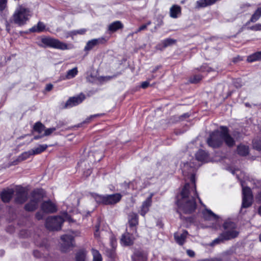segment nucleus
Wrapping results in <instances>:
<instances>
[{"mask_svg": "<svg viewBox=\"0 0 261 261\" xmlns=\"http://www.w3.org/2000/svg\"><path fill=\"white\" fill-rule=\"evenodd\" d=\"M182 170L185 176L191 174L190 179L193 184L191 186L189 184L185 185L180 194L181 198L177 201V203L179 209L184 213L191 214L196 208L195 198H198L195 184L194 174L195 168L187 163L184 164Z\"/></svg>", "mask_w": 261, "mask_h": 261, "instance_id": "f257e3e1", "label": "nucleus"}, {"mask_svg": "<svg viewBox=\"0 0 261 261\" xmlns=\"http://www.w3.org/2000/svg\"><path fill=\"white\" fill-rule=\"evenodd\" d=\"M32 15V12L29 8L24 5H19L12 16V21L19 26H22L27 23Z\"/></svg>", "mask_w": 261, "mask_h": 261, "instance_id": "f03ea898", "label": "nucleus"}, {"mask_svg": "<svg viewBox=\"0 0 261 261\" xmlns=\"http://www.w3.org/2000/svg\"><path fill=\"white\" fill-rule=\"evenodd\" d=\"M64 221H71L70 216L67 213H64L62 216H55L47 218L46 220V227L49 230H58L61 228Z\"/></svg>", "mask_w": 261, "mask_h": 261, "instance_id": "7ed1b4c3", "label": "nucleus"}, {"mask_svg": "<svg viewBox=\"0 0 261 261\" xmlns=\"http://www.w3.org/2000/svg\"><path fill=\"white\" fill-rule=\"evenodd\" d=\"M224 231L221 233L225 241L234 239L238 237L239 232L237 229L236 224L231 221H226L223 224Z\"/></svg>", "mask_w": 261, "mask_h": 261, "instance_id": "20e7f679", "label": "nucleus"}, {"mask_svg": "<svg viewBox=\"0 0 261 261\" xmlns=\"http://www.w3.org/2000/svg\"><path fill=\"white\" fill-rule=\"evenodd\" d=\"M42 42L50 47L61 50L68 49L67 44L60 41V40L50 37H46L42 39Z\"/></svg>", "mask_w": 261, "mask_h": 261, "instance_id": "39448f33", "label": "nucleus"}, {"mask_svg": "<svg viewBox=\"0 0 261 261\" xmlns=\"http://www.w3.org/2000/svg\"><path fill=\"white\" fill-rule=\"evenodd\" d=\"M43 196L39 190L34 191L32 193V198L29 203L25 205V209L28 211H33L38 206V204L41 200Z\"/></svg>", "mask_w": 261, "mask_h": 261, "instance_id": "423d86ee", "label": "nucleus"}, {"mask_svg": "<svg viewBox=\"0 0 261 261\" xmlns=\"http://www.w3.org/2000/svg\"><path fill=\"white\" fill-rule=\"evenodd\" d=\"M223 139L221 136V131L215 130L212 132L210 137L207 140L208 145L213 148L219 147L221 145L223 142Z\"/></svg>", "mask_w": 261, "mask_h": 261, "instance_id": "0eeeda50", "label": "nucleus"}, {"mask_svg": "<svg viewBox=\"0 0 261 261\" xmlns=\"http://www.w3.org/2000/svg\"><path fill=\"white\" fill-rule=\"evenodd\" d=\"M242 194V207L245 208L248 207L251 205L252 202V195L251 189L248 187H243Z\"/></svg>", "mask_w": 261, "mask_h": 261, "instance_id": "6e6552de", "label": "nucleus"}, {"mask_svg": "<svg viewBox=\"0 0 261 261\" xmlns=\"http://www.w3.org/2000/svg\"><path fill=\"white\" fill-rule=\"evenodd\" d=\"M62 243L61 245V250L63 252H67L68 250L73 247V237L70 234H65L61 237Z\"/></svg>", "mask_w": 261, "mask_h": 261, "instance_id": "1a4fd4ad", "label": "nucleus"}, {"mask_svg": "<svg viewBox=\"0 0 261 261\" xmlns=\"http://www.w3.org/2000/svg\"><path fill=\"white\" fill-rule=\"evenodd\" d=\"M85 99V96L83 93L76 96L70 97L66 101L64 107L67 108L76 106L81 103Z\"/></svg>", "mask_w": 261, "mask_h": 261, "instance_id": "9d476101", "label": "nucleus"}, {"mask_svg": "<svg viewBox=\"0 0 261 261\" xmlns=\"http://www.w3.org/2000/svg\"><path fill=\"white\" fill-rule=\"evenodd\" d=\"M221 136L223 141L228 147H232L235 144V141L228 133V128L225 126H221Z\"/></svg>", "mask_w": 261, "mask_h": 261, "instance_id": "9b49d317", "label": "nucleus"}, {"mask_svg": "<svg viewBox=\"0 0 261 261\" xmlns=\"http://www.w3.org/2000/svg\"><path fill=\"white\" fill-rule=\"evenodd\" d=\"M152 194H151L146 199L142 202L139 210V214L144 217L146 214L149 211V208L152 204Z\"/></svg>", "mask_w": 261, "mask_h": 261, "instance_id": "f8f14e48", "label": "nucleus"}, {"mask_svg": "<svg viewBox=\"0 0 261 261\" xmlns=\"http://www.w3.org/2000/svg\"><path fill=\"white\" fill-rule=\"evenodd\" d=\"M15 200L17 203H22L27 199L28 193L24 188L18 187L16 191Z\"/></svg>", "mask_w": 261, "mask_h": 261, "instance_id": "ddd939ff", "label": "nucleus"}, {"mask_svg": "<svg viewBox=\"0 0 261 261\" xmlns=\"http://www.w3.org/2000/svg\"><path fill=\"white\" fill-rule=\"evenodd\" d=\"M41 210L46 213H53L57 210L56 205L50 200L42 203Z\"/></svg>", "mask_w": 261, "mask_h": 261, "instance_id": "4468645a", "label": "nucleus"}, {"mask_svg": "<svg viewBox=\"0 0 261 261\" xmlns=\"http://www.w3.org/2000/svg\"><path fill=\"white\" fill-rule=\"evenodd\" d=\"M105 39L103 38H99L97 39H93L89 40L85 46L84 50L85 51H89L94 47L102 44L105 42Z\"/></svg>", "mask_w": 261, "mask_h": 261, "instance_id": "2eb2a0df", "label": "nucleus"}, {"mask_svg": "<svg viewBox=\"0 0 261 261\" xmlns=\"http://www.w3.org/2000/svg\"><path fill=\"white\" fill-rule=\"evenodd\" d=\"M128 224L132 231L137 232L136 226L138 224V216L137 214L132 212L128 215Z\"/></svg>", "mask_w": 261, "mask_h": 261, "instance_id": "dca6fc26", "label": "nucleus"}, {"mask_svg": "<svg viewBox=\"0 0 261 261\" xmlns=\"http://www.w3.org/2000/svg\"><path fill=\"white\" fill-rule=\"evenodd\" d=\"M121 198L122 195L119 193L106 195V205L116 204L121 200Z\"/></svg>", "mask_w": 261, "mask_h": 261, "instance_id": "f3484780", "label": "nucleus"}, {"mask_svg": "<svg viewBox=\"0 0 261 261\" xmlns=\"http://www.w3.org/2000/svg\"><path fill=\"white\" fill-rule=\"evenodd\" d=\"M134 233H136L133 231L131 234L128 232L124 233L121 237V244L124 246H129L132 245L135 239L134 237L133 236Z\"/></svg>", "mask_w": 261, "mask_h": 261, "instance_id": "a211bd4d", "label": "nucleus"}, {"mask_svg": "<svg viewBox=\"0 0 261 261\" xmlns=\"http://www.w3.org/2000/svg\"><path fill=\"white\" fill-rule=\"evenodd\" d=\"M14 194V190L12 189H7L2 191L1 194V199L4 202H8L12 198Z\"/></svg>", "mask_w": 261, "mask_h": 261, "instance_id": "6ab92c4d", "label": "nucleus"}, {"mask_svg": "<svg viewBox=\"0 0 261 261\" xmlns=\"http://www.w3.org/2000/svg\"><path fill=\"white\" fill-rule=\"evenodd\" d=\"M195 157L197 161L201 162H208L209 157L208 153L203 150H199L195 154Z\"/></svg>", "mask_w": 261, "mask_h": 261, "instance_id": "aec40b11", "label": "nucleus"}, {"mask_svg": "<svg viewBox=\"0 0 261 261\" xmlns=\"http://www.w3.org/2000/svg\"><path fill=\"white\" fill-rule=\"evenodd\" d=\"M176 43V40L171 38H167L162 40L157 46L158 48L162 49L168 46H171Z\"/></svg>", "mask_w": 261, "mask_h": 261, "instance_id": "412c9836", "label": "nucleus"}, {"mask_svg": "<svg viewBox=\"0 0 261 261\" xmlns=\"http://www.w3.org/2000/svg\"><path fill=\"white\" fill-rule=\"evenodd\" d=\"M181 15V8L180 6L175 5L170 9V16L173 18H177Z\"/></svg>", "mask_w": 261, "mask_h": 261, "instance_id": "4be33fe9", "label": "nucleus"}, {"mask_svg": "<svg viewBox=\"0 0 261 261\" xmlns=\"http://www.w3.org/2000/svg\"><path fill=\"white\" fill-rule=\"evenodd\" d=\"M133 261H146V255L143 252L140 251H136L132 256Z\"/></svg>", "mask_w": 261, "mask_h": 261, "instance_id": "5701e85b", "label": "nucleus"}, {"mask_svg": "<svg viewBox=\"0 0 261 261\" xmlns=\"http://www.w3.org/2000/svg\"><path fill=\"white\" fill-rule=\"evenodd\" d=\"M75 261H87V252L85 250H80L75 255Z\"/></svg>", "mask_w": 261, "mask_h": 261, "instance_id": "b1692460", "label": "nucleus"}, {"mask_svg": "<svg viewBox=\"0 0 261 261\" xmlns=\"http://www.w3.org/2000/svg\"><path fill=\"white\" fill-rule=\"evenodd\" d=\"M45 25L43 22L39 21L38 23L30 29L31 32L40 33L45 30Z\"/></svg>", "mask_w": 261, "mask_h": 261, "instance_id": "393cba45", "label": "nucleus"}, {"mask_svg": "<svg viewBox=\"0 0 261 261\" xmlns=\"http://www.w3.org/2000/svg\"><path fill=\"white\" fill-rule=\"evenodd\" d=\"M123 25L120 21H116L109 24V30L114 32L120 29L123 28Z\"/></svg>", "mask_w": 261, "mask_h": 261, "instance_id": "a878e982", "label": "nucleus"}, {"mask_svg": "<svg viewBox=\"0 0 261 261\" xmlns=\"http://www.w3.org/2000/svg\"><path fill=\"white\" fill-rule=\"evenodd\" d=\"M188 232L184 231L180 236H178V233L174 234V238L176 242L179 245H182L185 241V239L187 236Z\"/></svg>", "mask_w": 261, "mask_h": 261, "instance_id": "bb28decb", "label": "nucleus"}, {"mask_svg": "<svg viewBox=\"0 0 261 261\" xmlns=\"http://www.w3.org/2000/svg\"><path fill=\"white\" fill-rule=\"evenodd\" d=\"M247 61L248 62H253L257 61H261V51L252 54L247 57Z\"/></svg>", "mask_w": 261, "mask_h": 261, "instance_id": "cd10ccee", "label": "nucleus"}, {"mask_svg": "<svg viewBox=\"0 0 261 261\" xmlns=\"http://www.w3.org/2000/svg\"><path fill=\"white\" fill-rule=\"evenodd\" d=\"M203 216L206 220H217L218 218V216L215 214L212 211L208 210H206L203 212Z\"/></svg>", "mask_w": 261, "mask_h": 261, "instance_id": "c85d7f7f", "label": "nucleus"}, {"mask_svg": "<svg viewBox=\"0 0 261 261\" xmlns=\"http://www.w3.org/2000/svg\"><path fill=\"white\" fill-rule=\"evenodd\" d=\"M217 0H199L197 2L198 8H203L214 4Z\"/></svg>", "mask_w": 261, "mask_h": 261, "instance_id": "c756f323", "label": "nucleus"}, {"mask_svg": "<svg viewBox=\"0 0 261 261\" xmlns=\"http://www.w3.org/2000/svg\"><path fill=\"white\" fill-rule=\"evenodd\" d=\"M48 147V145L46 144H42L39 145L37 147L33 148L31 150L33 155L38 154L42 153L44 151H45L47 148Z\"/></svg>", "mask_w": 261, "mask_h": 261, "instance_id": "7c9ffc66", "label": "nucleus"}, {"mask_svg": "<svg viewBox=\"0 0 261 261\" xmlns=\"http://www.w3.org/2000/svg\"><path fill=\"white\" fill-rule=\"evenodd\" d=\"M92 196L95 199L96 202L99 204L106 205V195H99L96 193H92Z\"/></svg>", "mask_w": 261, "mask_h": 261, "instance_id": "2f4dec72", "label": "nucleus"}, {"mask_svg": "<svg viewBox=\"0 0 261 261\" xmlns=\"http://www.w3.org/2000/svg\"><path fill=\"white\" fill-rule=\"evenodd\" d=\"M45 126L41 122H37L35 123L33 126V129L34 131L37 132L39 134H41L44 131Z\"/></svg>", "mask_w": 261, "mask_h": 261, "instance_id": "473e14b6", "label": "nucleus"}, {"mask_svg": "<svg viewBox=\"0 0 261 261\" xmlns=\"http://www.w3.org/2000/svg\"><path fill=\"white\" fill-rule=\"evenodd\" d=\"M237 151L238 153L240 155L242 156H245L248 154L249 152V149L246 146L240 145L238 146Z\"/></svg>", "mask_w": 261, "mask_h": 261, "instance_id": "72a5a7b5", "label": "nucleus"}, {"mask_svg": "<svg viewBox=\"0 0 261 261\" xmlns=\"http://www.w3.org/2000/svg\"><path fill=\"white\" fill-rule=\"evenodd\" d=\"M33 155L31 150L25 151L19 155L16 160L18 162H22L28 159L30 156Z\"/></svg>", "mask_w": 261, "mask_h": 261, "instance_id": "f704fd0d", "label": "nucleus"}, {"mask_svg": "<svg viewBox=\"0 0 261 261\" xmlns=\"http://www.w3.org/2000/svg\"><path fill=\"white\" fill-rule=\"evenodd\" d=\"M261 17V7L258 8L254 13L252 14L250 22H255Z\"/></svg>", "mask_w": 261, "mask_h": 261, "instance_id": "c9c22d12", "label": "nucleus"}, {"mask_svg": "<svg viewBox=\"0 0 261 261\" xmlns=\"http://www.w3.org/2000/svg\"><path fill=\"white\" fill-rule=\"evenodd\" d=\"M91 251L93 255L92 261H102V256L98 250L95 249H92Z\"/></svg>", "mask_w": 261, "mask_h": 261, "instance_id": "e433bc0d", "label": "nucleus"}, {"mask_svg": "<svg viewBox=\"0 0 261 261\" xmlns=\"http://www.w3.org/2000/svg\"><path fill=\"white\" fill-rule=\"evenodd\" d=\"M78 73L77 67H74L69 70L66 74V77L67 79H70L75 77Z\"/></svg>", "mask_w": 261, "mask_h": 261, "instance_id": "4c0bfd02", "label": "nucleus"}, {"mask_svg": "<svg viewBox=\"0 0 261 261\" xmlns=\"http://www.w3.org/2000/svg\"><path fill=\"white\" fill-rule=\"evenodd\" d=\"M202 79V76L200 75H196L191 77L190 82L192 83H197Z\"/></svg>", "mask_w": 261, "mask_h": 261, "instance_id": "58836bf2", "label": "nucleus"}, {"mask_svg": "<svg viewBox=\"0 0 261 261\" xmlns=\"http://www.w3.org/2000/svg\"><path fill=\"white\" fill-rule=\"evenodd\" d=\"M56 130V127H51V128H45V130H44V133L43 134V136H44V137L49 136Z\"/></svg>", "mask_w": 261, "mask_h": 261, "instance_id": "ea45409f", "label": "nucleus"}, {"mask_svg": "<svg viewBox=\"0 0 261 261\" xmlns=\"http://www.w3.org/2000/svg\"><path fill=\"white\" fill-rule=\"evenodd\" d=\"M224 241H225L224 239L223 238V237H221V234L219 236V237H218L217 238L215 239L211 243V246H214L216 244H219L221 242H223Z\"/></svg>", "mask_w": 261, "mask_h": 261, "instance_id": "a19ab883", "label": "nucleus"}, {"mask_svg": "<svg viewBox=\"0 0 261 261\" xmlns=\"http://www.w3.org/2000/svg\"><path fill=\"white\" fill-rule=\"evenodd\" d=\"M86 32L85 29H82L78 30L73 31L70 32L71 35H76L77 34L83 35Z\"/></svg>", "mask_w": 261, "mask_h": 261, "instance_id": "79ce46f5", "label": "nucleus"}, {"mask_svg": "<svg viewBox=\"0 0 261 261\" xmlns=\"http://www.w3.org/2000/svg\"><path fill=\"white\" fill-rule=\"evenodd\" d=\"M101 115H102L101 114H95V115H91L90 117H89L87 118H86V120L84 121H83V123H89L91 121V120L93 118H95V117H99V116H101Z\"/></svg>", "mask_w": 261, "mask_h": 261, "instance_id": "37998d69", "label": "nucleus"}, {"mask_svg": "<svg viewBox=\"0 0 261 261\" xmlns=\"http://www.w3.org/2000/svg\"><path fill=\"white\" fill-rule=\"evenodd\" d=\"M7 0H0V11H3L6 7Z\"/></svg>", "mask_w": 261, "mask_h": 261, "instance_id": "c03bdc74", "label": "nucleus"}, {"mask_svg": "<svg viewBox=\"0 0 261 261\" xmlns=\"http://www.w3.org/2000/svg\"><path fill=\"white\" fill-rule=\"evenodd\" d=\"M253 146L258 150H261V142L260 141H253Z\"/></svg>", "mask_w": 261, "mask_h": 261, "instance_id": "a18cd8bd", "label": "nucleus"}, {"mask_svg": "<svg viewBox=\"0 0 261 261\" xmlns=\"http://www.w3.org/2000/svg\"><path fill=\"white\" fill-rule=\"evenodd\" d=\"M147 27V24H143L141 25L139 29L135 32V33H138V32L143 31L146 29Z\"/></svg>", "mask_w": 261, "mask_h": 261, "instance_id": "49530a36", "label": "nucleus"}, {"mask_svg": "<svg viewBox=\"0 0 261 261\" xmlns=\"http://www.w3.org/2000/svg\"><path fill=\"white\" fill-rule=\"evenodd\" d=\"M44 217L43 214L41 212H38L36 214V218L38 220L42 219Z\"/></svg>", "mask_w": 261, "mask_h": 261, "instance_id": "de8ad7c7", "label": "nucleus"}, {"mask_svg": "<svg viewBox=\"0 0 261 261\" xmlns=\"http://www.w3.org/2000/svg\"><path fill=\"white\" fill-rule=\"evenodd\" d=\"M149 83L147 81L143 82L141 84V87L143 89H145L148 87Z\"/></svg>", "mask_w": 261, "mask_h": 261, "instance_id": "09e8293b", "label": "nucleus"}, {"mask_svg": "<svg viewBox=\"0 0 261 261\" xmlns=\"http://www.w3.org/2000/svg\"><path fill=\"white\" fill-rule=\"evenodd\" d=\"M187 253L190 257H194L195 256V252L191 250H187Z\"/></svg>", "mask_w": 261, "mask_h": 261, "instance_id": "8fccbe9b", "label": "nucleus"}, {"mask_svg": "<svg viewBox=\"0 0 261 261\" xmlns=\"http://www.w3.org/2000/svg\"><path fill=\"white\" fill-rule=\"evenodd\" d=\"M53 85L49 84H48V85H46L45 89H46V91H49L53 89Z\"/></svg>", "mask_w": 261, "mask_h": 261, "instance_id": "3c124183", "label": "nucleus"}, {"mask_svg": "<svg viewBox=\"0 0 261 261\" xmlns=\"http://www.w3.org/2000/svg\"><path fill=\"white\" fill-rule=\"evenodd\" d=\"M161 68V65H158V66H156L152 70V73H155L157 70H158L159 69H160V68Z\"/></svg>", "mask_w": 261, "mask_h": 261, "instance_id": "603ef678", "label": "nucleus"}, {"mask_svg": "<svg viewBox=\"0 0 261 261\" xmlns=\"http://www.w3.org/2000/svg\"><path fill=\"white\" fill-rule=\"evenodd\" d=\"M44 136H43V134L42 135H38V136H34V140H38L39 139H41L42 138V137H43Z\"/></svg>", "mask_w": 261, "mask_h": 261, "instance_id": "864d4df0", "label": "nucleus"}, {"mask_svg": "<svg viewBox=\"0 0 261 261\" xmlns=\"http://www.w3.org/2000/svg\"><path fill=\"white\" fill-rule=\"evenodd\" d=\"M94 236L96 238H98L99 237V232H98V229H97V230L95 232Z\"/></svg>", "mask_w": 261, "mask_h": 261, "instance_id": "5fc2aeb1", "label": "nucleus"}, {"mask_svg": "<svg viewBox=\"0 0 261 261\" xmlns=\"http://www.w3.org/2000/svg\"><path fill=\"white\" fill-rule=\"evenodd\" d=\"M241 59H240V57H238V58H236V59H234L233 61L234 62H237L239 60H240Z\"/></svg>", "mask_w": 261, "mask_h": 261, "instance_id": "6e6d98bb", "label": "nucleus"}, {"mask_svg": "<svg viewBox=\"0 0 261 261\" xmlns=\"http://www.w3.org/2000/svg\"><path fill=\"white\" fill-rule=\"evenodd\" d=\"M258 198L259 200L261 201V192L258 194Z\"/></svg>", "mask_w": 261, "mask_h": 261, "instance_id": "4d7b16f0", "label": "nucleus"}, {"mask_svg": "<svg viewBox=\"0 0 261 261\" xmlns=\"http://www.w3.org/2000/svg\"><path fill=\"white\" fill-rule=\"evenodd\" d=\"M9 25V24L7 23V25H6V29H7L8 32H9V30H10Z\"/></svg>", "mask_w": 261, "mask_h": 261, "instance_id": "13d9d810", "label": "nucleus"}, {"mask_svg": "<svg viewBox=\"0 0 261 261\" xmlns=\"http://www.w3.org/2000/svg\"><path fill=\"white\" fill-rule=\"evenodd\" d=\"M258 213L259 214V215H261V206H260V207L259 208V210H258Z\"/></svg>", "mask_w": 261, "mask_h": 261, "instance_id": "bf43d9fd", "label": "nucleus"}, {"mask_svg": "<svg viewBox=\"0 0 261 261\" xmlns=\"http://www.w3.org/2000/svg\"><path fill=\"white\" fill-rule=\"evenodd\" d=\"M151 24V22L150 21H148L147 23H146L145 24H147V26L150 25Z\"/></svg>", "mask_w": 261, "mask_h": 261, "instance_id": "052dcab7", "label": "nucleus"}, {"mask_svg": "<svg viewBox=\"0 0 261 261\" xmlns=\"http://www.w3.org/2000/svg\"><path fill=\"white\" fill-rule=\"evenodd\" d=\"M38 253V252H37V251H34V255H35V256H37V254H37V253Z\"/></svg>", "mask_w": 261, "mask_h": 261, "instance_id": "680f3d73", "label": "nucleus"}, {"mask_svg": "<svg viewBox=\"0 0 261 261\" xmlns=\"http://www.w3.org/2000/svg\"><path fill=\"white\" fill-rule=\"evenodd\" d=\"M182 116L185 117H188L189 115H188V114H184Z\"/></svg>", "mask_w": 261, "mask_h": 261, "instance_id": "e2e57ef3", "label": "nucleus"}, {"mask_svg": "<svg viewBox=\"0 0 261 261\" xmlns=\"http://www.w3.org/2000/svg\"><path fill=\"white\" fill-rule=\"evenodd\" d=\"M78 234H79L78 232H75V236H78Z\"/></svg>", "mask_w": 261, "mask_h": 261, "instance_id": "0e129e2a", "label": "nucleus"}, {"mask_svg": "<svg viewBox=\"0 0 261 261\" xmlns=\"http://www.w3.org/2000/svg\"><path fill=\"white\" fill-rule=\"evenodd\" d=\"M245 105L247 106V107H249L250 105L249 103H246Z\"/></svg>", "mask_w": 261, "mask_h": 261, "instance_id": "69168bd1", "label": "nucleus"}, {"mask_svg": "<svg viewBox=\"0 0 261 261\" xmlns=\"http://www.w3.org/2000/svg\"><path fill=\"white\" fill-rule=\"evenodd\" d=\"M259 240H260V241H261V234H260V236H259Z\"/></svg>", "mask_w": 261, "mask_h": 261, "instance_id": "338daca9", "label": "nucleus"}, {"mask_svg": "<svg viewBox=\"0 0 261 261\" xmlns=\"http://www.w3.org/2000/svg\"><path fill=\"white\" fill-rule=\"evenodd\" d=\"M1 252H1V254H3L4 253V251H1Z\"/></svg>", "mask_w": 261, "mask_h": 261, "instance_id": "774afa93", "label": "nucleus"}]
</instances>
